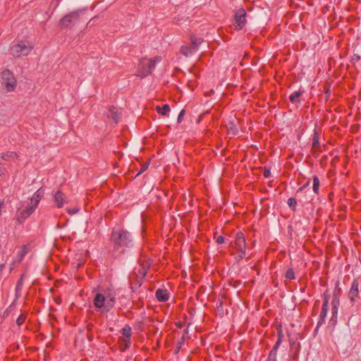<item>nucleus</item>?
Wrapping results in <instances>:
<instances>
[{
  "mask_svg": "<svg viewBox=\"0 0 361 361\" xmlns=\"http://www.w3.org/2000/svg\"><path fill=\"white\" fill-rule=\"evenodd\" d=\"M246 23V12L244 9H239L235 16L234 25L238 30H241Z\"/></svg>",
  "mask_w": 361,
  "mask_h": 361,
  "instance_id": "obj_10",
  "label": "nucleus"
},
{
  "mask_svg": "<svg viewBox=\"0 0 361 361\" xmlns=\"http://www.w3.org/2000/svg\"><path fill=\"white\" fill-rule=\"evenodd\" d=\"M359 295L358 283L354 281L349 291V298L352 302H355Z\"/></svg>",
  "mask_w": 361,
  "mask_h": 361,
  "instance_id": "obj_14",
  "label": "nucleus"
},
{
  "mask_svg": "<svg viewBox=\"0 0 361 361\" xmlns=\"http://www.w3.org/2000/svg\"><path fill=\"white\" fill-rule=\"evenodd\" d=\"M1 159L7 162H13L14 164H18V161L19 160L20 155L13 151H6L2 152L0 155Z\"/></svg>",
  "mask_w": 361,
  "mask_h": 361,
  "instance_id": "obj_11",
  "label": "nucleus"
},
{
  "mask_svg": "<svg viewBox=\"0 0 361 361\" xmlns=\"http://www.w3.org/2000/svg\"><path fill=\"white\" fill-rule=\"evenodd\" d=\"M329 308V298L327 297H325L324 303L322 307V310L320 312V317L324 319L326 316L327 312Z\"/></svg>",
  "mask_w": 361,
  "mask_h": 361,
  "instance_id": "obj_16",
  "label": "nucleus"
},
{
  "mask_svg": "<svg viewBox=\"0 0 361 361\" xmlns=\"http://www.w3.org/2000/svg\"><path fill=\"white\" fill-rule=\"evenodd\" d=\"M112 240L121 246H128L131 242L130 235L122 229L114 230L111 233Z\"/></svg>",
  "mask_w": 361,
  "mask_h": 361,
  "instance_id": "obj_6",
  "label": "nucleus"
},
{
  "mask_svg": "<svg viewBox=\"0 0 361 361\" xmlns=\"http://www.w3.org/2000/svg\"><path fill=\"white\" fill-rule=\"evenodd\" d=\"M1 81L6 92H13L17 86V80L13 73L9 70H4L0 75Z\"/></svg>",
  "mask_w": 361,
  "mask_h": 361,
  "instance_id": "obj_5",
  "label": "nucleus"
},
{
  "mask_svg": "<svg viewBox=\"0 0 361 361\" xmlns=\"http://www.w3.org/2000/svg\"><path fill=\"white\" fill-rule=\"evenodd\" d=\"M54 200L58 208L63 207L64 204L67 202L66 195L61 190L54 192Z\"/></svg>",
  "mask_w": 361,
  "mask_h": 361,
  "instance_id": "obj_13",
  "label": "nucleus"
},
{
  "mask_svg": "<svg viewBox=\"0 0 361 361\" xmlns=\"http://www.w3.org/2000/svg\"><path fill=\"white\" fill-rule=\"evenodd\" d=\"M185 115V110H181L178 116V122L180 123L182 121V118Z\"/></svg>",
  "mask_w": 361,
  "mask_h": 361,
  "instance_id": "obj_26",
  "label": "nucleus"
},
{
  "mask_svg": "<svg viewBox=\"0 0 361 361\" xmlns=\"http://www.w3.org/2000/svg\"><path fill=\"white\" fill-rule=\"evenodd\" d=\"M245 238L243 233H237L235 239V248L238 253V257L243 259L245 256Z\"/></svg>",
  "mask_w": 361,
  "mask_h": 361,
  "instance_id": "obj_8",
  "label": "nucleus"
},
{
  "mask_svg": "<svg viewBox=\"0 0 361 361\" xmlns=\"http://www.w3.org/2000/svg\"><path fill=\"white\" fill-rule=\"evenodd\" d=\"M216 243H219V244H221V243H224V238L221 235H219L216 238Z\"/></svg>",
  "mask_w": 361,
  "mask_h": 361,
  "instance_id": "obj_27",
  "label": "nucleus"
},
{
  "mask_svg": "<svg viewBox=\"0 0 361 361\" xmlns=\"http://www.w3.org/2000/svg\"><path fill=\"white\" fill-rule=\"evenodd\" d=\"M155 295L159 302H166L169 298V294L166 290L159 288L156 290Z\"/></svg>",
  "mask_w": 361,
  "mask_h": 361,
  "instance_id": "obj_15",
  "label": "nucleus"
},
{
  "mask_svg": "<svg viewBox=\"0 0 361 361\" xmlns=\"http://www.w3.org/2000/svg\"><path fill=\"white\" fill-rule=\"evenodd\" d=\"M331 305H332L331 313H332L333 316L334 317V316H336L337 313H338L339 300L336 298H334L332 300Z\"/></svg>",
  "mask_w": 361,
  "mask_h": 361,
  "instance_id": "obj_18",
  "label": "nucleus"
},
{
  "mask_svg": "<svg viewBox=\"0 0 361 361\" xmlns=\"http://www.w3.org/2000/svg\"><path fill=\"white\" fill-rule=\"evenodd\" d=\"M286 278L289 280H293L295 279V274L292 269H289L286 271Z\"/></svg>",
  "mask_w": 361,
  "mask_h": 361,
  "instance_id": "obj_21",
  "label": "nucleus"
},
{
  "mask_svg": "<svg viewBox=\"0 0 361 361\" xmlns=\"http://www.w3.org/2000/svg\"><path fill=\"white\" fill-rule=\"evenodd\" d=\"M280 343H281V339L279 338V339L277 341V342L276 343V344H275V345H274V349L275 350H277V348H279V346Z\"/></svg>",
  "mask_w": 361,
  "mask_h": 361,
  "instance_id": "obj_29",
  "label": "nucleus"
},
{
  "mask_svg": "<svg viewBox=\"0 0 361 361\" xmlns=\"http://www.w3.org/2000/svg\"><path fill=\"white\" fill-rule=\"evenodd\" d=\"M116 302V293L110 288L102 290L98 292L93 300L95 308L102 312H106L111 310Z\"/></svg>",
  "mask_w": 361,
  "mask_h": 361,
  "instance_id": "obj_1",
  "label": "nucleus"
},
{
  "mask_svg": "<svg viewBox=\"0 0 361 361\" xmlns=\"http://www.w3.org/2000/svg\"><path fill=\"white\" fill-rule=\"evenodd\" d=\"M288 204L290 207L296 205V200L294 198H289L288 200Z\"/></svg>",
  "mask_w": 361,
  "mask_h": 361,
  "instance_id": "obj_25",
  "label": "nucleus"
},
{
  "mask_svg": "<svg viewBox=\"0 0 361 361\" xmlns=\"http://www.w3.org/2000/svg\"><path fill=\"white\" fill-rule=\"evenodd\" d=\"M8 174L7 170L2 166V164L0 163V176L4 177Z\"/></svg>",
  "mask_w": 361,
  "mask_h": 361,
  "instance_id": "obj_23",
  "label": "nucleus"
},
{
  "mask_svg": "<svg viewBox=\"0 0 361 361\" xmlns=\"http://www.w3.org/2000/svg\"><path fill=\"white\" fill-rule=\"evenodd\" d=\"M161 56H156L151 59H141L137 68L136 75L140 78L147 76L152 72L156 65L161 62Z\"/></svg>",
  "mask_w": 361,
  "mask_h": 361,
  "instance_id": "obj_3",
  "label": "nucleus"
},
{
  "mask_svg": "<svg viewBox=\"0 0 361 361\" xmlns=\"http://www.w3.org/2000/svg\"><path fill=\"white\" fill-rule=\"evenodd\" d=\"M190 42V44L183 45L180 49V52L185 56H189L195 54L198 50L199 46L202 43L203 39L201 37L191 36Z\"/></svg>",
  "mask_w": 361,
  "mask_h": 361,
  "instance_id": "obj_7",
  "label": "nucleus"
},
{
  "mask_svg": "<svg viewBox=\"0 0 361 361\" xmlns=\"http://www.w3.org/2000/svg\"><path fill=\"white\" fill-rule=\"evenodd\" d=\"M112 109L114 111V110H116V108L113 106Z\"/></svg>",
  "mask_w": 361,
  "mask_h": 361,
  "instance_id": "obj_30",
  "label": "nucleus"
},
{
  "mask_svg": "<svg viewBox=\"0 0 361 361\" xmlns=\"http://www.w3.org/2000/svg\"><path fill=\"white\" fill-rule=\"evenodd\" d=\"M78 18V14L76 12H73L65 16L60 21V25L62 27H69L72 24H73L76 20Z\"/></svg>",
  "mask_w": 361,
  "mask_h": 361,
  "instance_id": "obj_12",
  "label": "nucleus"
},
{
  "mask_svg": "<svg viewBox=\"0 0 361 361\" xmlns=\"http://www.w3.org/2000/svg\"><path fill=\"white\" fill-rule=\"evenodd\" d=\"M157 111L159 114L166 116L170 111V107L168 104H164L161 107L157 106Z\"/></svg>",
  "mask_w": 361,
  "mask_h": 361,
  "instance_id": "obj_17",
  "label": "nucleus"
},
{
  "mask_svg": "<svg viewBox=\"0 0 361 361\" xmlns=\"http://www.w3.org/2000/svg\"><path fill=\"white\" fill-rule=\"evenodd\" d=\"M300 96H301V92L299 91H295L290 95V97H289L290 101L292 103L298 102L299 98Z\"/></svg>",
  "mask_w": 361,
  "mask_h": 361,
  "instance_id": "obj_19",
  "label": "nucleus"
},
{
  "mask_svg": "<svg viewBox=\"0 0 361 361\" xmlns=\"http://www.w3.org/2000/svg\"><path fill=\"white\" fill-rule=\"evenodd\" d=\"M79 211V209L78 207H75L73 209H67V212L70 214H75Z\"/></svg>",
  "mask_w": 361,
  "mask_h": 361,
  "instance_id": "obj_24",
  "label": "nucleus"
},
{
  "mask_svg": "<svg viewBox=\"0 0 361 361\" xmlns=\"http://www.w3.org/2000/svg\"><path fill=\"white\" fill-rule=\"evenodd\" d=\"M25 321V316L24 314H20L17 320H16V323L18 326H21Z\"/></svg>",
  "mask_w": 361,
  "mask_h": 361,
  "instance_id": "obj_22",
  "label": "nucleus"
},
{
  "mask_svg": "<svg viewBox=\"0 0 361 361\" xmlns=\"http://www.w3.org/2000/svg\"><path fill=\"white\" fill-rule=\"evenodd\" d=\"M319 188V180L317 176L313 177V190L315 193L318 192Z\"/></svg>",
  "mask_w": 361,
  "mask_h": 361,
  "instance_id": "obj_20",
  "label": "nucleus"
},
{
  "mask_svg": "<svg viewBox=\"0 0 361 361\" xmlns=\"http://www.w3.org/2000/svg\"><path fill=\"white\" fill-rule=\"evenodd\" d=\"M33 49V46L25 41H16L10 49L11 54L14 57L27 56Z\"/></svg>",
  "mask_w": 361,
  "mask_h": 361,
  "instance_id": "obj_4",
  "label": "nucleus"
},
{
  "mask_svg": "<svg viewBox=\"0 0 361 361\" xmlns=\"http://www.w3.org/2000/svg\"><path fill=\"white\" fill-rule=\"evenodd\" d=\"M271 175V172L269 170L265 169L264 171V176L266 178H269Z\"/></svg>",
  "mask_w": 361,
  "mask_h": 361,
  "instance_id": "obj_28",
  "label": "nucleus"
},
{
  "mask_svg": "<svg viewBox=\"0 0 361 361\" xmlns=\"http://www.w3.org/2000/svg\"><path fill=\"white\" fill-rule=\"evenodd\" d=\"M42 195L43 192L39 189L33 194L29 202L22 205V207H20L18 212V220L19 221L21 222L24 221L33 213L38 206Z\"/></svg>",
  "mask_w": 361,
  "mask_h": 361,
  "instance_id": "obj_2",
  "label": "nucleus"
},
{
  "mask_svg": "<svg viewBox=\"0 0 361 361\" xmlns=\"http://www.w3.org/2000/svg\"><path fill=\"white\" fill-rule=\"evenodd\" d=\"M123 338H119L120 347L122 350H125L129 348L130 345V338L132 334L131 328L128 325H126L121 330Z\"/></svg>",
  "mask_w": 361,
  "mask_h": 361,
  "instance_id": "obj_9",
  "label": "nucleus"
}]
</instances>
